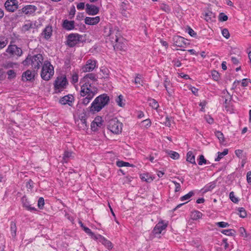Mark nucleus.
I'll list each match as a JSON object with an SVG mask.
<instances>
[{"instance_id":"1","label":"nucleus","mask_w":251,"mask_h":251,"mask_svg":"<svg viewBox=\"0 0 251 251\" xmlns=\"http://www.w3.org/2000/svg\"><path fill=\"white\" fill-rule=\"evenodd\" d=\"M109 97L106 94H103L97 97L91 103L90 108V111L99 112L105 105H106L109 101Z\"/></svg>"},{"instance_id":"2","label":"nucleus","mask_w":251,"mask_h":251,"mask_svg":"<svg viewBox=\"0 0 251 251\" xmlns=\"http://www.w3.org/2000/svg\"><path fill=\"white\" fill-rule=\"evenodd\" d=\"M54 73V68L51 63L48 61H45L41 70V78L44 80L48 81L52 77Z\"/></svg>"},{"instance_id":"3","label":"nucleus","mask_w":251,"mask_h":251,"mask_svg":"<svg viewBox=\"0 0 251 251\" xmlns=\"http://www.w3.org/2000/svg\"><path fill=\"white\" fill-rule=\"evenodd\" d=\"M97 88L90 89L87 88L81 87L80 95L83 97H85L82 99V103L85 105L88 104L97 93Z\"/></svg>"},{"instance_id":"4","label":"nucleus","mask_w":251,"mask_h":251,"mask_svg":"<svg viewBox=\"0 0 251 251\" xmlns=\"http://www.w3.org/2000/svg\"><path fill=\"white\" fill-rule=\"evenodd\" d=\"M97 75L93 73H89L85 75L81 79L80 83H82L81 87L89 89L97 88L93 85V82L97 81Z\"/></svg>"},{"instance_id":"5","label":"nucleus","mask_w":251,"mask_h":251,"mask_svg":"<svg viewBox=\"0 0 251 251\" xmlns=\"http://www.w3.org/2000/svg\"><path fill=\"white\" fill-rule=\"evenodd\" d=\"M68 85L66 76L64 75L58 76L53 83L56 93L60 92L65 89Z\"/></svg>"},{"instance_id":"6","label":"nucleus","mask_w":251,"mask_h":251,"mask_svg":"<svg viewBox=\"0 0 251 251\" xmlns=\"http://www.w3.org/2000/svg\"><path fill=\"white\" fill-rule=\"evenodd\" d=\"M104 32L106 35L110 37L111 42L117 43V44L115 45L117 46L119 41L121 39L120 33L118 29L116 27L114 28L110 27H106Z\"/></svg>"},{"instance_id":"7","label":"nucleus","mask_w":251,"mask_h":251,"mask_svg":"<svg viewBox=\"0 0 251 251\" xmlns=\"http://www.w3.org/2000/svg\"><path fill=\"white\" fill-rule=\"evenodd\" d=\"M122 125L117 118H113L108 121L107 128L112 133L118 134L122 132Z\"/></svg>"},{"instance_id":"8","label":"nucleus","mask_w":251,"mask_h":251,"mask_svg":"<svg viewBox=\"0 0 251 251\" xmlns=\"http://www.w3.org/2000/svg\"><path fill=\"white\" fill-rule=\"evenodd\" d=\"M82 36L78 33H71L67 36V45L74 47L81 41Z\"/></svg>"},{"instance_id":"9","label":"nucleus","mask_w":251,"mask_h":251,"mask_svg":"<svg viewBox=\"0 0 251 251\" xmlns=\"http://www.w3.org/2000/svg\"><path fill=\"white\" fill-rule=\"evenodd\" d=\"M30 60L32 67L37 71L43 63V57L42 54H38L32 56H31Z\"/></svg>"},{"instance_id":"10","label":"nucleus","mask_w":251,"mask_h":251,"mask_svg":"<svg viewBox=\"0 0 251 251\" xmlns=\"http://www.w3.org/2000/svg\"><path fill=\"white\" fill-rule=\"evenodd\" d=\"M6 52L9 54L10 56H21L23 54L21 48L18 47L15 45H9L6 50Z\"/></svg>"},{"instance_id":"11","label":"nucleus","mask_w":251,"mask_h":251,"mask_svg":"<svg viewBox=\"0 0 251 251\" xmlns=\"http://www.w3.org/2000/svg\"><path fill=\"white\" fill-rule=\"evenodd\" d=\"M37 10V7L36 6L27 5L19 10L18 12L19 14H25L27 16H30L33 15Z\"/></svg>"},{"instance_id":"12","label":"nucleus","mask_w":251,"mask_h":251,"mask_svg":"<svg viewBox=\"0 0 251 251\" xmlns=\"http://www.w3.org/2000/svg\"><path fill=\"white\" fill-rule=\"evenodd\" d=\"M6 9L9 12H13L18 8L17 0H7L4 4Z\"/></svg>"},{"instance_id":"13","label":"nucleus","mask_w":251,"mask_h":251,"mask_svg":"<svg viewBox=\"0 0 251 251\" xmlns=\"http://www.w3.org/2000/svg\"><path fill=\"white\" fill-rule=\"evenodd\" d=\"M97 61L89 59L86 61V64L82 67L83 72H92L96 67Z\"/></svg>"},{"instance_id":"14","label":"nucleus","mask_w":251,"mask_h":251,"mask_svg":"<svg viewBox=\"0 0 251 251\" xmlns=\"http://www.w3.org/2000/svg\"><path fill=\"white\" fill-rule=\"evenodd\" d=\"M167 226V224L164 222L163 221L159 222L154 227L152 232L154 234H160L163 230H165Z\"/></svg>"},{"instance_id":"15","label":"nucleus","mask_w":251,"mask_h":251,"mask_svg":"<svg viewBox=\"0 0 251 251\" xmlns=\"http://www.w3.org/2000/svg\"><path fill=\"white\" fill-rule=\"evenodd\" d=\"M36 71H31L29 70L24 72L22 75V80L23 81H32L34 80V77L36 74Z\"/></svg>"},{"instance_id":"16","label":"nucleus","mask_w":251,"mask_h":251,"mask_svg":"<svg viewBox=\"0 0 251 251\" xmlns=\"http://www.w3.org/2000/svg\"><path fill=\"white\" fill-rule=\"evenodd\" d=\"M174 45L177 47L184 48L187 44L186 39L180 36H175L173 38Z\"/></svg>"},{"instance_id":"17","label":"nucleus","mask_w":251,"mask_h":251,"mask_svg":"<svg viewBox=\"0 0 251 251\" xmlns=\"http://www.w3.org/2000/svg\"><path fill=\"white\" fill-rule=\"evenodd\" d=\"M95 240H98L99 242L101 243L108 250L111 249L113 247L112 244L110 241L100 234L97 235Z\"/></svg>"},{"instance_id":"18","label":"nucleus","mask_w":251,"mask_h":251,"mask_svg":"<svg viewBox=\"0 0 251 251\" xmlns=\"http://www.w3.org/2000/svg\"><path fill=\"white\" fill-rule=\"evenodd\" d=\"M86 12L88 15H95L99 13V8L94 5L86 4Z\"/></svg>"},{"instance_id":"19","label":"nucleus","mask_w":251,"mask_h":251,"mask_svg":"<svg viewBox=\"0 0 251 251\" xmlns=\"http://www.w3.org/2000/svg\"><path fill=\"white\" fill-rule=\"evenodd\" d=\"M102 125L101 118L100 117H96L91 124V129L94 131H97L98 127H101Z\"/></svg>"},{"instance_id":"20","label":"nucleus","mask_w":251,"mask_h":251,"mask_svg":"<svg viewBox=\"0 0 251 251\" xmlns=\"http://www.w3.org/2000/svg\"><path fill=\"white\" fill-rule=\"evenodd\" d=\"M42 35L46 40H49L52 34V28L50 25H47L43 30Z\"/></svg>"},{"instance_id":"21","label":"nucleus","mask_w":251,"mask_h":251,"mask_svg":"<svg viewBox=\"0 0 251 251\" xmlns=\"http://www.w3.org/2000/svg\"><path fill=\"white\" fill-rule=\"evenodd\" d=\"M100 21V18L99 16L95 17H86L84 20L85 24L88 25H95L99 23Z\"/></svg>"},{"instance_id":"22","label":"nucleus","mask_w":251,"mask_h":251,"mask_svg":"<svg viewBox=\"0 0 251 251\" xmlns=\"http://www.w3.org/2000/svg\"><path fill=\"white\" fill-rule=\"evenodd\" d=\"M74 98L72 95L65 96L60 100V103L62 104L65 105L66 104H69L70 106L72 105Z\"/></svg>"},{"instance_id":"23","label":"nucleus","mask_w":251,"mask_h":251,"mask_svg":"<svg viewBox=\"0 0 251 251\" xmlns=\"http://www.w3.org/2000/svg\"><path fill=\"white\" fill-rule=\"evenodd\" d=\"M62 26L67 30L74 29L75 28V22L74 21L65 20L63 22Z\"/></svg>"},{"instance_id":"24","label":"nucleus","mask_w":251,"mask_h":251,"mask_svg":"<svg viewBox=\"0 0 251 251\" xmlns=\"http://www.w3.org/2000/svg\"><path fill=\"white\" fill-rule=\"evenodd\" d=\"M22 202L23 203V205L24 207H25L27 210L29 211H36V209L35 207L31 206L29 204V202L27 200V199L25 197H22Z\"/></svg>"},{"instance_id":"25","label":"nucleus","mask_w":251,"mask_h":251,"mask_svg":"<svg viewBox=\"0 0 251 251\" xmlns=\"http://www.w3.org/2000/svg\"><path fill=\"white\" fill-rule=\"evenodd\" d=\"M217 181L215 180L207 184L203 188V192L206 193L212 191L216 186Z\"/></svg>"},{"instance_id":"26","label":"nucleus","mask_w":251,"mask_h":251,"mask_svg":"<svg viewBox=\"0 0 251 251\" xmlns=\"http://www.w3.org/2000/svg\"><path fill=\"white\" fill-rule=\"evenodd\" d=\"M215 15L211 11H208L205 13L204 19L207 22H211L215 21Z\"/></svg>"},{"instance_id":"27","label":"nucleus","mask_w":251,"mask_h":251,"mask_svg":"<svg viewBox=\"0 0 251 251\" xmlns=\"http://www.w3.org/2000/svg\"><path fill=\"white\" fill-rule=\"evenodd\" d=\"M134 82L136 85H143L144 81L142 75L139 74H136Z\"/></svg>"},{"instance_id":"28","label":"nucleus","mask_w":251,"mask_h":251,"mask_svg":"<svg viewBox=\"0 0 251 251\" xmlns=\"http://www.w3.org/2000/svg\"><path fill=\"white\" fill-rule=\"evenodd\" d=\"M163 85H164V86L165 87L166 91H167L168 94L169 95H171L172 93V90L169 87V86L171 85V84H170V80L168 79V77L166 76L165 77V78L164 80Z\"/></svg>"},{"instance_id":"29","label":"nucleus","mask_w":251,"mask_h":251,"mask_svg":"<svg viewBox=\"0 0 251 251\" xmlns=\"http://www.w3.org/2000/svg\"><path fill=\"white\" fill-rule=\"evenodd\" d=\"M187 161L192 164H196L195 155L192 151H189L187 153Z\"/></svg>"},{"instance_id":"30","label":"nucleus","mask_w":251,"mask_h":251,"mask_svg":"<svg viewBox=\"0 0 251 251\" xmlns=\"http://www.w3.org/2000/svg\"><path fill=\"white\" fill-rule=\"evenodd\" d=\"M149 105L154 109H157L159 107V104L157 101L152 98H149L148 99Z\"/></svg>"},{"instance_id":"31","label":"nucleus","mask_w":251,"mask_h":251,"mask_svg":"<svg viewBox=\"0 0 251 251\" xmlns=\"http://www.w3.org/2000/svg\"><path fill=\"white\" fill-rule=\"evenodd\" d=\"M2 66L4 68L7 69L10 68H13L15 67H17L18 64L16 63L9 61L3 64Z\"/></svg>"},{"instance_id":"32","label":"nucleus","mask_w":251,"mask_h":251,"mask_svg":"<svg viewBox=\"0 0 251 251\" xmlns=\"http://www.w3.org/2000/svg\"><path fill=\"white\" fill-rule=\"evenodd\" d=\"M80 128H82L83 129H85L87 126L86 119L84 116H82L80 119V121L78 124Z\"/></svg>"},{"instance_id":"33","label":"nucleus","mask_w":251,"mask_h":251,"mask_svg":"<svg viewBox=\"0 0 251 251\" xmlns=\"http://www.w3.org/2000/svg\"><path fill=\"white\" fill-rule=\"evenodd\" d=\"M116 165L119 167H134V165L129 163L128 162H124L123 161H117L116 162Z\"/></svg>"},{"instance_id":"34","label":"nucleus","mask_w":251,"mask_h":251,"mask_svg":"<svg viewBox=\"0 0 251 251\" xmlns=\"http://www.w3.org/2000/svg\"><path fill=\"white\" fill-rule=\"evenodd\" d=\"M73 152L72 151H65L63 154V159L64 162L67 163L70 158H72Z\"/></svg>"},{"instance_id":"35","label":"nucleus","mask_w":251,"mask_h":251,"mask_svg":"<svg viewBox=\"0 0 251 251\" xmlns=\"http://www.w3.org/2000/svg\"><path fill=\"white\" fill-rule=\"evenodd\" d=\"M11 234L13 237H15L16 235L17 227L16 224L14 222H11L10 225Z\"/></svg>"},{"instance_id":"36","label":"nucleus","mask_w":251,"mask_h":251,"mask_svg":"<svg viewBox=\"0 0 251 251\" xmlns=\"http://www.w3.org/2000/svg\"><path fill=\"white\" fill-rule=\"evenodd\" d=\"M140 177L143 181H145L147 182H151L153 180L152 177L149 176L148 174H143L141 175Z\"/></svg>"},{"instance_id":"37","label":"nucleus","mask_w":251,"mask_h":251,"mask_svg":"<svg viewBox=\"0 0 251 251\" xmlns=\"http://www.w3.org/2000/svg\"><path fill=\"white\" fill-rule=\"evenodd\" d=\"M228 151L227 149H225L223 152H218V155L217 158L215 159V161H219L222 159L224 156L228 153Z\"/></svg>"},{"instance_id":"38","label":"nucleus","mask_w":251,"mask_h":251,"mask_svg":"<svg viewBox=\"0 0 251 251\" xmlns=\"http://www.w3.org/2000/svg\"><path fill=\"white\" fill-rule=\"evenodd\" d=\"M8 44V40L4 36L0 37V49L4 48Z\"/></svg>"},{"instance_id":"39","label":"nucleus","mask_w":251,"mask_h":251,"mask_svg":"<svg viewBox=\"0 0 251 251\" xmlns=\"http://www.w3.org/2000/svg\"><path fill=\"white\" fill-rule=\"evenodd\" d=\"M202 215V213L199 211H195L192 214V219L195 220L201 218Z\"/></svg>"},{"instance_id":"40","label":"nucleus","mask_w":251,"mask_h":251,"mask_svg":"<svg viewBox=\"0 0 251 251\" xmlns=\"http://www.w3.org/2000/svg\"><path fill=\"white\" fill-rule=\"evenodd\" d=\"M83 230L84 231L87 233L89 235H90L92 238L95 239L96 237H97V235H95L90 228L88 227L83 226Z\"/></svg>"},{"instance_id":"41","label":"nucleus","mask_w":251,"mask_h":251,"mask_svg":"<svg viewBox=\"0 0 251 251\" xmlns=\"http://www.w3.org/2000/svg\"><path fill=\"white\" fill-rule=\"evenodd\" d=\"M32 28H33V24L29 22V23L24 25L22 26V30L23 31L25 32Z\"/></svg>"},{"instance_id":"42","label":"nucleus","mask_w":251,"mask_h":251,"mask_svg":"<svg viewBox=\"0 0 251 251\" xmlns=\"http://www.w3.org/2000/svg\"><path fill=\"white\" fill-rule=\"evenodd\" d=\"M170 157L173 159H177L179 157V154L176 151H170L168 152Z\"/></svg>"},{"instance_id":"43","label":"nucleus","mask_w":251,"mask_h":251,"mask_svg":"<svg viewBox=\"0 0 251 251\" xmlns=\"http://www.w3.org/2000/svg\"><path fill=\"white\" fill-rule=\"evenodd\" d=\"M7 75H8V79H12L15 78L16 76V73L13 70H9L7 72Z\"/></svg>"},{"instance_id":"44","label":"nucleus","mask_w":251,"mask_h":251,"mask_svg":"<svg viewBox=\"0 0 251 251\" xmlns=\"http://www.w3.org/2000/svg\"><path fill=\"white\" fill-rule=\"evenodd\" d=\"M123 97L122 95L119 96L116 100V101L118 105L121 107H123L125 105V103L123 102Z\"/></svg>"},{"instance_id":"45","label":"nucleus","mask_w":251,"mask_h":251,"mask_svg":"<svg viewBox=\"0 0 251 251\" xmlns=\"http://www.w3.org/2000/svg\"><path fill=\"white\" fill-rule=\"evenodd\" d=\"M194 193L193 191H190L188 194L181 197L180 200L182 201L187 200L189 199L191 197H192L194 195Z\"/></svg>"},{"instance_id":"46","label":"nucleus","mask_w":251,"mask_h":251,"mask_svg":"<svg viewBox=\"0 0 251 251\" xmlns=\"http://www.w3.org/2000/svg\"><path fill=\"white\" fill-rule=\"evenodd\" d=\"M239 216L241 218H245L247 216V213L243 207H240L238 209Z\"/></svg>"},{"instance_id":"47","label":"nucleus","mask_w":251,"mask_h":251,"mask_svg":"<svg viewBox=\"0 0 251 251\" xmlns=\"http://www.w3.org/2000/svg\"><path fill=\"white\" fill-rule=\"evenodd\" d=\"M215 136L218 138L220 142L224 141V136L223 133L220 131H217L215 132Z\"/></svg>"},{"instance_id":"48","label":"nucleus","mask_w":251,"mask_h":251,"mask_svg":"<svg viewBox=\"0 0 251 251\" xmlns=\"http://www.w3.org/2000/svg\"><path fill=\"white\" fill-rule=\"evenodd\" d=\"M229 198L230 200L234 203H236L239 201L238 198L235 196L234 193L233 192H231L229 193Z\"/></svg>"},{"instance_id":"49","label":"nucleus","mask_w":251,"mask_h":251,"mask_svg":"<svg viewBox=\"0 0 251 251\" xmlns=\"http://www.w3.org/2000/svg\"><path fill=\"white\" fill-rule=\"evenodd\" d=\"M228 19V17L224 13H220L219 15V20L220 22H225Z\"/></svg>"},{"instance_id":"50","label":"nucleus","mask_w":251,"mask_h":251,"mask_svg":"<svg viewBox=\"0 0 251 251\" xmlns=\"http://www.w3.org/2000/svg\"><path fill=\"white\" fill-rule=\"evenodd\" d=\"M232 231L234 232V231L233 230H232L231 229H229L223 230L221 231V232L226 235L232 236L234 234V233H233Z\"/></svg>"},{"instance_id":"51","label":"nucleus","mask_w":251,"mask_h":251,"mask_svg":"<svg viewBox=\"0 0 251 251\" xmlns=\"http://www.w3.org/2000/svg\"><path fill=\"white\" fill-rule=\"evenodd\" d=\"M203 164H207V160L204 158V157L203 155H201L199 157L198 164L199 165H202Z\"/></svg>"},{"instance_id":"52","label":"nucleus","mask_w":251,"mask_h":251,"mask_svg":"<svg viewBox=\"0 0 251 251\" xmlns=\"http://www.w3.org/2000/svg\"><path fill=\"white\" fill-rule=\"evenodd\" d=\"M78 80V75L76 73L73 74L72 76L71 82L73 84H75L77 82Z\"/></svg>"},{"instance_id":"53","label":"nucleus","mask_w":251,"mask_h":251,"mask_svg":"<svg viewBox=\"0 0 251 251\" xmlns=\"http://www.w3.org/2000/svg\"><path fill=\"white\" fill-rule=\"evenodd\" d=\"M223 36L226 39H228L230 37V34L228 30L226 28H224L222 31Z\"/></svg>"},{"instance_id":"54","label":"nucleus","mask_w":251,"mask_h":251,"mask_svg":"<svg viewBox=\"0 0 251 251\" xmlns=\"http://www.w3.org/2000/svg\"><path fill=\"white\" fill-rule=\"evenodd\" d=\"M216 225L220 227H226L229 226L227 223L225 222H220L216 223Z\"/></svg>"},{"instance_id":"55","label":"nucleus","mask_w":251,"mask_h":251,"mask_svg":"<svg viewBox=\"0 0 251 251\" xmlns=\"http://www.w3.org/2000/svg\"><path fill=\"white\" fill-rule=\"evenodd\" d=\"M45 204L44 199L42 197H40L38 201V206L40 209H42Z\"/></svg>"},{"instance_id":"56","label":"nucleus","mask_w":251,"mask_h":251,"mask_svg":"<svg viewBox=\"0 0 251 251\" xmlns=\"http://www.w3.org/2000/svg\"><path fill=\"white\" fill-rule=\"evenodd\" d=\"M172 182L175 185V192H177L180 191V190L181 189L180 184L179 183H178L176 181H174V180H173Z\"/></svg>"},{"instance_id":"57","label":"nucleus","mask_w":251,"mask_h":251,"mask_svg":"<svg viewBox=\"0 0 251 251\" xmlns=\"http://www.w3.org/2000/svg\"><path fill=\"white\" fill-rule=\"evenodd\" d=\"M212 76L215 80L217 81L219 79L220 75L218 72L214 71L212 72Z\"/></svg>"},{"instance_id":"58","label":"nucleus","mask_w":251,"mask_h":251,"mask_svg":"<svg viewBox=\"0 0 251 251\" xmlns=\"http://www.w3.org/2000/svg\"><path fill=\"white\" fill-rule=\"evenodd\" d=\"M171 117H166L165 118V121L164 122L165 125L167 126L170 127L171 126Z\"/></svg>"},{"instance_id":"59","label":"nucleus","mask_w":251,"mask_h":251,"mask_svg":"<svg viewBox=\"0 0 251 251\" xmlns=\"http://www.w3.org/2000/svg\"><path fill=\"white\" fill-rule=\"evenodd\" d=\"M187 31L188 34L192 37H195L197 35V33L195 31L190 27L188 28Z\"/></svg>"},{"instance_id":"60","label":"nucleus","mask_w":251,"mask_h":251,"mask_svg":"<svg viewBox=\"0 0 251 251\" xmlns=\"http://www.w3.org/2000/svg\"><path fill=\"white\" fill-rule=\"evenodd\" d=\"M121 14L122 15L126 18H128L129 16V13L126 11V9L124 7H123V9L121 10Z\"/></svg>"},{"instance_id":"61","label":"nucleus","mask_w":251,"mask_h":251,"mask_svg":"<svg viewBox=\"0 0 251 251\" xmlns=\"http://www.w3.org/2000/svg\"><path fill=\"white\" fill-rule=\"evenodd\" d=\"M30 58H31V56L30 55H28L26 58L22 62L23 64L25 66H26V65H28L29 64H31V60H30Z\"/></svg>"},{"instance_id":"62","label":"nucleus","mask_w":251,"mask_h":251,"mask_svg":"<svg viewBox=\"0 0 251 251\" xmlns=\"http://www.w3.org/2000/svg\"><path fill=\"white\" fill-rule=\"evenodd\" d=\"M142 124L145 126L147 127H149L151 126V122L149 119H147V120H144L142 122Z\"/></svg>"},{"instance_id":"63","label":"nucleus","mask_w":251,"mask_h":251,"mask_svg":"<svg viewBox=\"0 0 251 251\" xmlns=\"http://www.w3.org/2000/svg\"><path fill=\"white\" fill-rule=\"evenodd\" d=\"M235 153L236 155L238 157L240 158H242V155H243V151L242 150H236L235 151Z\"/></svg>"},{"instance_id":"64","label":"nucleus","mask_w":251,"mask_h":251,"mask_svg":"<svg viewBox=\"0 0 251 251\" xmlns=\"http://www.w3.org/2000/svg\"><path fill=\"white\" fill-rule=\"evenodd\" d=\"M161 9H162L163 10H164V11L167 12H169L170 11V9L169 8V6L166 4H163L161 6Z\"/></svg>"}]
</instances>
